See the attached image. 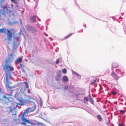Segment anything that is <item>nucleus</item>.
Returning a JSON list of instances; mask_svg holds the SVG:
<instances>
[{
	"label": "nucleus",
	"mask_w": 126,
	"mask_h": 126,
	"mask_svg": "<svg viewBox=\"0 0 126 126\" xmlns=\"http://www.w3.org/2000/svg\"><path fill=\"white\" fill-rule=\"evenodd\" d=\"M23 100H20V103H22V102L23 104L20 103V105H23L24 103H27V104H30V103H33L34 105V108L32 110V108H28L24 110V111L22 114L21 119L23 122H22L20 123L23 125H26V123L29 124L30 123V120H28L25 118L26 117L28 113L34 111L36 107V105L38 104V103L37 101L35 99L33 98L30 97L29 96L28 98H26L24 99V100L23 101Z\"/></svg>",
	"instance_id": "obj_1"
},
{
	"label": "nucleus",
	"mask_w": 126,
	"mask_h": 126,
	"mask_svg": "<svg viewBox=\"0 0 126 126\" xmlns=\"http://www.w3.org/2000/svg\"><path fill=\"white\" fill-rule=\"evenodd\" d=\"M10 55L8 59H6L5 62L4 61L2 64L3 69L8 71H13L14 70V68L12 66L8 65L9 63L12 62L14 58L12 54H11Z\"/></svg>",
	"instance_id": "obj_2"
},
{
	"label": "nucleus",
	"mask_w": 126,
	"mask_h": 126,
	"mask_svg": "<svg viewBox=\"0 0 126 126\" xmlns=\"http://www.w3.org/2000/svg\"><path fill=\"white\" fill-rule=\"evenodd\" d=\"M0 32H3L4 33L6 32L7 38H6L5 40L8 44H10V41H12L13 35V33L11 32V31L7 29L4 28L0 29Z\"/></svg>",
	"instance_id": "obj_3"
},
{
	"label": "nucleus",
	"mask_w": 126,
	"mask_h": 126,
	"mask_svg": "<svg viewBox=\"0 0 126 126\" xmlns=\"http://www.w3.org/2000/svg\"><path fill=\"white\" fill-rule=\"evenodd\" d=\"M25 27L27 31L29 32L34 33L36 32V29L32 26L27 25Z\"/></svg>",
	"instance_id": "obj_4"
},
{
	"label": "nucleus",
	"mask_w": 126,
	"mask_h": 126,
	"mask_svg": "<svg viewBox=\"0 0 126 126\" xmlns=\"http://www.w3.org/2000/svg\"><path fill=\"white\" fill-rule=\"evenodd\" d=\"M18 106V105L16 103H13L11 105V106H9L7 108L9 109V110H7L9 113L12 112L13 110L14 111L15 109H16V108Z\"/></svg>",
	"instance_id": "obj_5"
},
{
	"label": "nucleus",
	"mask_w": 126,
	"mask_h": 126,
	"mask_svg": "<svg viewBox=\"0 0 126 126\" xmlns=\"http://www.w3.org/2000/svg\"><path fill=\"white\" fill-rule=\"evenodd\" d=\"M30 123H29V124L31 125V126H35L37 124H38L39 122L36 120H34L33 121H30Z\"/></svg>",
	"instance_id": "obj_6"
},
{
	"label": "nucleus",
	"mask_w": 126,
	"mask_h": 126,
	"mask_svg": "<svg viewBox=\"0 0 126 126\" xmlns=\"http://www.w3.org/2000/svg\"><path fill=\"white\" fill-rule=\"evenodd\" d=\"M11 93L12 94H19V89H17L12 90L11 91Z\"/></svg>",
	"instance_id": "obj_7"
},
{
	"label": "nucleus",
	"mask_w": 126,
	"mask_h": 126,
	"mask_svg": "<svg viewBox=\"0 0 126 126\" xmlns=\"http://www.w3.org/2000/svg\"><path fill=\"white\" fill-rule=\"evenodd\" d=\"M97 80L96 78H92L90 79V83L91 84H93Z\"/></svg>",
	"instance_id": "obj_8"
},
{
	"label": "nucleus",
	"mask_w": 126,
	"mask_h": 126,
	"mask_svg": "<svg viewBox=\"0 0 126 126\" xmlns=\"http://www.w3.org/2000/svg\"><path fill=\"white\" fill-rule=\"evenodd\" d=\"M22 59L21 57L18 58L16 59V63H20L22 61Z\"/></svg>",
	"instance_id": "obj_9"
},
{
	"label": "nucleus",
	"mask_w": 126,
	"mask_h": 126,
	"mask_svg": "<svg viewBox=\"0 0 126 126\" xmlns=\"http://www.w3.org/2000/svg\"><path fill=\"white\" fill-rule=\"evenodd\" d=\"M68 79L67 76H64L63 77L62 80L63 81L66 82L68 81Z\"/></svg>",
	"instance_id": "obj_10"
},
{
	"label": "nucleus",
	"mask_w": 126,
	"mask_h": 126,
	"mask_svg": "<svg viewBox=\"0 0 126 126\" xmlns=\"http://www.w3.org/2000/svg\"><path fill=\"white\" fill-rule=\"evenodd\" d=\"M6 82L7 83H8L9 79V78H10V75L9 74H6Z\"/></svg>",
	"instance_id": "obj_11"
},
{
	"label": "nucleus",
	"mask_w": 126,
	"mask_h": 126,
	"mask_svg": "<svg viewBox=\"0 0 126 126\" xmlns=\"http://www.w3.org/2000/svg\"><path fill=\"white\" fill-rule=\"evenodd\" d=\"M111 75L112 76H114V77L116 79H118V76L117 74L115 75L114 72H113L111 73Z\"/></svg>",
	"instance_id": "obj_12"
},
{
	"label": "nucleus",
	"mask_w": 126,
	"mask_h": 126,
	"mask_svg": "<svg viewBox=\"0 0 126 126\" xmlns=\"http://www.w3.org/2000/svg\"><path fill=\"white\" fill-rule=\"evenodd\" d=\"M89 101L92 104L94 105V101L91 98V95H89Z\"/></svg>",
	"instance_id": "obj_13"
},
{
	"label": "nucleus",
	"mask_w": 126,
	"mask_h": 126,
	"mask_svg": "<svg viewBox=\"0 0 126 126\" xmlns=\"http://www.w3.org/2000/svg\"><path fill=\"white\" fill-rule=\"evenodd\" d=\"M3 98H5V99H7L8 101V102H11L12 101L10 100V99H12V98L11 97H7L6 96H5V95H4L3 96Z\"/></svg>",
	"instance_id": "obj_14"
},
{
	"label": "nucleus",
	"mask_w": 126,
	"mask_h": 126,
	"mask_svg": "<svg viewBox=\"0 0 126 126\" xmlns=\"http://www.w3.org/2000/svg\"><path fill=\"white\" fill-rule=\"evenodd\" d=\"M112 67L113 68H116L118 67V64L115 63H113L112 65Z\"/></svg>",
	"instance_id": "obj_15"
},
{
	"label": "nucleus",
	"mask_w": 126,
	"mask_h": 126,
	"mask_svg": "<svg viewBox=\"0 0 126 126\" xmlns=\"http://www.w3.org/2000/svg\"><path fill=\"white\" fill-rule=\"evenodd\" d=\"M97 117L98 119L100 121H101L102 118L101 116L100 115H97Z\"/></svg>",
	"instance_id": "obj_16"
},
{
	"label": "nucleus",
	"mask_w": 126,
	"mask_h": 126,
	"mask_svg": "<svg viewBox=\"0 0 126 126\" xmlns=\"http://www.w3.org/2000/svg\"><path fill=\"white\" fill-rule=\"evenodd\" d=\"M14 49H15L18 47V46L17 45L16 43L15 42L13 43Z\"/></svg>",
	"instance_id": "obj_17"
},
{
	"label": "nucleus",
	"mask_w": 126,
	"mask_h": 126,
	"mask_svg": "<svg viewBox=\"0 0 126 126\" xmlns=\"http://www.w3.org/2000/svg\"><path fill=\"white\" fill-rule=\"evenodd\" d=\"M73 33H70L69 34H68V35H67L66 36L64 37V38L65 39H66L69 37H70L71 36V35H72L73 34Z\"/></svg>",
	"instance_id": "obj_18"
},
{
	"label": "nucleus",
	"mask_w": 126,
	"mask_h": 126,
	"mask_svg": "<svg viewBox=\"0 0 126 126\" xmlns=\"http://www.w3.org/2000/svg\"><path fill=\"white\" fill-rule=\"evenodd\" d=\"M5 93L4 92L3 90H2L0 87V94H4Z\"/></svg>",
	"instance_id": "obj_19"
},
{
	"label": "nucleus",
	"mask_w": 126,
	"mask_h": 126,
	"mask_svg": "<svg viewBox=\"0 0 126 126\" xmlns=\"http://www.w3.org/2000/svg\"><path fill=\"white\" fill-rule=\"evenodd\" d=\"M24 83L26 85V86H25V89H26L27 88H28V83L26 82H24Z\"/></svg>",
	"instance_id": "obj_20"
},
{
	"label": "nucleus",
	"mask_w": 126,
	"mask_h": 126,
	"mask_svg": "<svg viewBox=\"0 0 126 126\" xmlns=\"http://www.w3.org/2000/svg\"><path fill=\"white\" fill-rule=\"evenodd\" d=\"M89 96L88 97H84V100H86V101H89Z\"/></svg>",
	"instance_id": "obj_21"
},
{
	"label": "nucleus",
	"mask_w": 126,
	"mask_h": 126,
	"mask_svg": "<svg viewBox=\"0 0 126 126\" xmlns=\"http://www.w3.org/2000/svg\"><path fill=\"white\" fill-rule=\"evenodd\" d=\"M63 73L64 74H66L67 72V71L65 69H63L62 70Z\"/></svg>",
	"instance_id": "obj_22"
},
{
	"label": "nucleus",
	"mask_w": 126,
	"mask_h": 126,
	"mask_svg": "<svg viewBox=\"0 0 126 126\" xmlns=\"http://www.w3.org/2000/svg\"><path fill=\"white\" fill-rule=\"evenodd\" d=\"M36 21L35 19L34 18H33L31 19V21L32 22H35Z\"/></svg>",
	"instance_id": "obj_23"
},
{
	"label": "nucleus",
	"mask_w": 126,
	"mask_h": 126,
	"mask_svg": "<svg viewBox=\"0 0 126 126\" xmlns=\"http://www.w3.org/2000/svg\"><path fill=\"white\" fill-rule=\"evenodd\" d=\"M120 114H123L124 113V111L123 110H120Z\"/></svg>",
	"instance_id": "obj_24"
},
{
	"label": "nucleus",
	"mask_w": 126,
	"mask_h": 126,
	"mask_svg": "<svg viewBox=\"0 0 126 126\" xmlns=\"http://www.w3.org/2000/svg\"><path fill=\"white\" fill-rule=\"evenodd\" d=\"M40 105L41 106H42L43 104V101L41 98H40Z\"/></svg>",
	"instance_id": "obj_25"
},
{
	"label": "nucleus",
	"mask_w": 126,
	"mask_h": 126,
	"mask_svg": "<svg viewBox=\"0 0 126 126\" xmlns=\"http://www.w3.org/2000/svg\"><path fill=\"white\" fill-rule=\"evenodd\" d=\"M111 92L112 94H117V92L115 91H113Z\"/></svg>",
	"instance_id": "obj_26"
},
{
	"label": "nucleus",
	"mask_w": 126,
	"mask_h": 126,
	"mask_svg": "<svg viewBox=\"0 0 126 126\" xmlns=\"http://www.w3.org/2000/svg\"><path fill=\"white\" fill-rule=\"evenodd\" d=\"M38 124L41 125L42 126H44V125H45L44 124H43V123H40L39 122L38 123Z\"/></svg>",
	"instance_id": "obj_27"
},
{
	"label": "nucleus",
	"mask_w": 126,
	"mask_h": 126,
	"mask_svg": "<svg viewBox=\"0 0 126 126\" xmlns=\"http://www.w3.org/2000/svg\"><path fill=\"white\" fill-rule=\"evenodd\" d=\"M59 63V58H58L57 60V61L56 62V63L57 64H58Z\"/></svg>",
	"instance_id": "obj_28"
},
{
	"label": "nucleus",
	"mask_w": 126,
	"mask_h": 126,
	"mask_svg": "<svg viewBox=\"0 0 126 126\" xmlns=\"http://www.w3.org/2000/svg\"><path fill=\"white\" fill-rule=\"evenodd\" d=\"M20 65L21 66V68H22L25 67L24 66H23V64H21V63H20Z\"/></svg>",
	"instance_id": "obj_29"
},
{
	"label": "nucleus",
	"mask_w": 126,
	"mask_h": 126,
	"mask_svg": "<svg viewBox=\"0 0 126 126\" xmlns=\"http://www.w3.org/2000/svg\"><path fill=\"white\" fill-rule=\"evenodd\" d=\"M119 126H123V124L121 123H119L118 124Z\"/></svg>",
	"instance_id": "obj_30"
},
{
	"label": "nucleus",
	"mask_w": 126,
	"mask_h": 126,
	"mask_svg": "<svg viewBox=\"0 0 126 126\" xmlns=\"http://www.w3.org/2000/svg\"><path fill=\"white\" fill-rule=\"evenodd\" d=\"M4 1L5 0H1L0 2L1 4H2V3H3L4 2Z\"/></svg>",
	"instance_id": "obj_31"
},
{
	"label": "nucleus",
	"mask_w": 126,
	"mask_h": 126,
	"mask_svg": "<svg viewBox=\"0 0 126 126\" xmlns=\"http://www.w3.org/2000/svg\"><path fill=\"white\" fill-rule=\"evenodd\" d=\"M21 69H22V70L23 72L24 73H25V72H26L25 71L24 69L23 68H21Z\"/></svg>",
	"instance_id": "obj_32"
},
{
	"label": "nucleus",
	"mask_w": 126,
	"mask_h": 126,
	"mask_svg": "<svg viewBox=\"0 0 126 126\" xmlns=\"http://www.w3.org/2000/svg\"><path fill=\"white\" fill-rule=\"evenodd\" d=\"M21 69H22V70L23 72L24 73H25V72H26L25 71L24 69L23 68H21Z\"/></svg>",
	"instance_id": "obj_33"
},
{
	"label": "nucleus",
	"mask_w": 126,
	"mask_h": 126,
	"mask_svg": "<svg viewBox=\"0 0 126 126\" xmlns=\"http://www.w3.org/2000/svg\"><path fill=\"white\" fill-rule=\"evenodd\" d=\"M106 124L107 125H108V126L109 125V124L108 122H107L106 123Z\"/></svg>",
	"instance_id": "obj_34"
},
{
	"label": "nucleus",
	"mask_w": 126,
	"mask_h": 126,
	"mask_svg": "<svg viewBox=\"0 0 126 126\" xmlns=\"http://www.w3.org/2000/svg\"><path fill=\"white\" fill-rule=\"evenodd\" d=\"M11 0V1L14 2V3L15 2V0Z\"/></svg>",
	"instance_id": "obj_35"
},
{
	"label": "nucleus",
	"mask_w": 126,
	"mask_h": 126,
	"mask_svg": "<svg viewBox=\"0 0 126 126\" xmlns=\"http://www.w3.org/2000/svg\"><path fill=\"white\" fill-rule=\"evenodd\" d=\"M2 15H4L5 16V14L4 13V12H3V13Z\"/></svg>",
	"instance_id": "obj_36"
},
{
	"label": "nucleus",
	"mask_w": 126,
	"mask_h": 126,
	"mask_svg": "<svg viewBox=\"0 0 126 126\" xmlns=\"http://www.w3.org/2000/svg\"><path fill=\"white\" fill-rule=\"evenodd\" d=\"M58 108H54L53 109H58Z\"/></svg>",
	"instance_id": "obj_37"
},
{
	"label": "nucleus",
	"mask_w": 126,
	"mask_h": 126,
	"mask_svg": "<svg viewBox=\"0 0 126 126\" xmlns=\"http://www.w3.org/2000/svg\"><path fill=\"white\" fill-rule=\"evenodd\" d=\"M73 72H74V73H75V74H78L77 73H76L75 72H74V71H73Z\"/></svg>",
	"instance_id": "obj_38"
},
{
	"label": "nucleus",
	"mask_w": 126,
	"mask_h": 126,
	"mask_svg": "<svg viewBox=\"0 0 126 126\" xmlns=\"http://www.w3.org/2000/svg\"><path fill=\"white\" fill-rule=\"evenodd\" d=\"M31 126V125H28L27 126Z\"/></svg>",
	"instance_id": "obj_39"
},
{
	"label": "nucleus",
	"mask_w": 126,
	"mask_h": 126,
	"mask_svg": "<svg viewBox=\"0 0 126 126\" xmlns=\"http://www.w3.org/2000/svg\"><path fill=\"white\" fill-rule=\"evenodd\" d=\"M9 96H13V95H8Z\"/></svg>",
	"instance_id": "obj_40"
},
{
	"label": "nucleus",
	"mask_w": 126,
	"mask_h": 126,
	"mask_svg": "<svg viewBox=\"0 0 126 126\" xmlns=\"http://www.w3.org/2000/svg\"><path fill=\"white\" fill-rule=\"evenodd\" d=\"M121 104H122V105H123V104L122 103H121Z\"/></svg>",
	"instance_id": "obj_41"
},
{
	"label": "nucleus",
	"mask_w": 126,
	"mask_h": 126,
	"mask_svg": "<svg viewBox=\"0 0 126 126\" xmlns=\"http://www.w3.org/2000/svg\"><path fill=\"white\" fill-rule=\"evenodd\" d=\"M125 105H126V102L125 103Z\"/></svg>",
	"instance_id": "obj_42"
},
{
	"label": "nucleus",
	"mask_w": 126,
	"mask_h": 126,
	"mask_svg": "<svg viewBox=\"0 0 126 126\" xmlns=\"http://www.w3.org/2000/svg\"><path fill=\"white\" fill-rule=\"evenodd\" d=\"M25 95L26 96H27V95Z\"/></svg>",
	"instance_id": "obj_43"
},
{
	"label": "nucleus",
	"mask_w": 126,
	"mask_h": 126,
	"mask_svg": "<svg viewBox=\"0 0 126 126\" xmlns=\"http://www.w3.org/2000/svg\"><path fill=\"white\" fill-rule=\"evenodd\" d=\"M16 114H14V115H16Z\"/></svg>",
	"instance_id": "obj_44"
},
{
	"label": "nucleus",
	"mask_w": 126,
	"mask_h": 126,
	"mask_svg": "<svg viewBox=\"0 0 126 126\" xmlns=\"http://www.w3.org/2000/svg\"><path fill=\"white\" fill-rule=\"evenodd\" d=\"M108 94V95H109V94Z\"/></svg>",
	"instance_id": "obj_45"
},
{
	"label": "nucleus",
	"mask_w": 126,
	"mask_h": 126,
	"mask_svg": "<svg viewBox=\"0 0 126 126\" xmlns=\"http://www.w3.org/2000/svg\"><path fill=\"white\" fill-rule=\"evenodd\" d=\"M16 95H15V96H16Z\"/></svg>",
	"instance_id": "obj_46"
}]
</instances>
